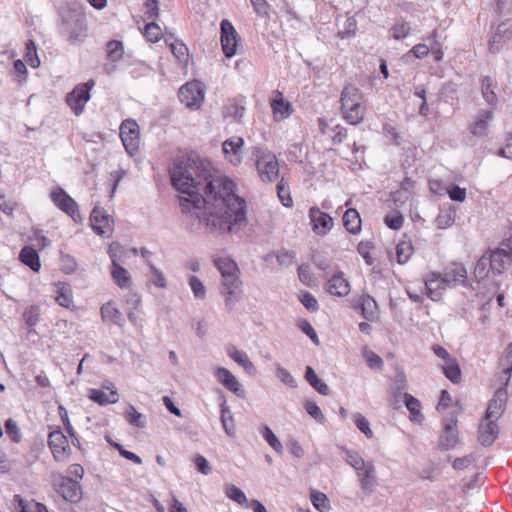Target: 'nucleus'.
I'll return each mask as SVG.
<instances>
[{
  "label": "nucleus",
  "instance_id": "21",
  "mask_svg": "<svg viewBox=\"0 0 512 512\" xmlns=\"http://www.w3.org/2000/svg\"><path fill=\"white\" fill-rule=\"evenodd\" d=\"M457 420L451 418L444 423L443 432L439 439V447L442 450L454 448L458 442Z\"/></svg>",
  "mask_w": 512,
  "mask_h": 512
},
{
  "label": "nucleus",
  "instance_id": "19",
  "mask_svg": "<svg viewBox=\"0 0 512 512\" xmlns=\"http://www.w3.org/2000/svg\"><path fill=\"white\" fill-rule=\"evenodd\" d=\"M499 435V426L495 420H484L478 427V440L482 446H491Z\"/></svg>",
  "mask_w": 512,
  "mask_h": 512
},
{
  "label": "nucleus",
  "instance_id": "23",
  "mask_svg": "<svg viewBox=\"0 0 512 512\" xmlns=\"http://www.w3.org/2000/svg\"><path fill=\"white\" fill-rule=\"evenodd\" d=\"M326 290L329 294L344 297L350 292V284L341 271L336 272L327 282Z\"/></svg>",
  "mask_w": 512,
  "mask_h": 512
},
{
  "label": "nucleus",
  "instance_id": "55",
  "mask_svg": "<svg viewBox=\"0 0 512 512\" xmlns=\"http://www.w3.org/2000/svg\"><path fill=\"white\" fill-rule=\"evenodd\" d=\"M23 319L28 327H34L40 320V308L38 305H30L23 312Z\"/></svg>",
  "mask_w": 512,
  "mask_h": 512
},
{
  "label": "nucleus",
  "instance_id": "56",
  "mask_svg": "<svg viewBox=\"0 0 512 512\" xmlns=\"http://www.w3.org/2000/svg\"><path fill=\"white\" fill-rule=\"evenodd\" d=\"M150 277L149 282L159 288H166L167 281L164 274L152 263H149Z\"/></svg>",
  "mask_w": 512,
  "mask_h": 512
},
{
  "label": "nucleus",
  "instance_id": "26",
  "mask_svg": "<svg viewBox=\"0 0 512 512\" xmlns=\"http://www.w3.org/2000/svg\"><path fill=\"white\" fill-rule=\"evenodd\" d=\"M344 120L351 125H358L364 119L365 107L362 102H356L354 104L347 105V107H341Z\"/></svg>",
  "mask_w": 512,
  "mask_h": 512
},
{
  "label": "nucleus",
  "instance_id": "15",
  "mask_svg": "<svg viewBox=\"0 0 512 512\" xmlns=\"http://www.w3.org/2000/svg\"><path fill=\"white\" fill-rule=\"evenodd\" d=\"M507 399V389L505 387L498 388L495 391L493 398L488 403V407L485 411L484 420L497 421L505 411Z\"/></svg>",
  "mask_w": 512,
  "mask_h": 512
},
{
  "label": "nucleus",
  "instance_id": "64",
  "mask_svg": "<svg viewBox=\"0 0 512 512\" xmlns=\"http://www.w3.org/2000/svg\"><path fill=\"white\" fill-rule=\"evenodd\" d=\"M144 36L152 43L158 42L161 38V29L155 22L145 25Z\"/></svg>",
  "mask_w": 512,
  "mask_h": 512
},
{
  "label": "nucleus",
  "instance_id": "11",
  "mask_svg": "<svg viewBox=\"0 0 512 512\" xmlns=\"http://www.w3.org/2000/svg\"><path fill=\"white\" fill-rule=\"evenodd\" d=\"M90 222L93 231L103 237H109L113 231V219L107 212L98 206H95L90 214Z\"/></svg>",
  "mask_w": 512,
  "mask_h": 512
},
{
  "label": "nucleus",
  "instance_id": "44",
  "mask_svg": "<svg viewBox=\"0 0 512 512\" xmlns=\"http://www.w3.org/2000/svg\"><path fill=\"white\" fill-rule=\"evenodd\" d=\"M427 40L430 43V50L433 55V58L436 62H441L444 57V51L442 49V43L439 39L438 31L437 29H434L429 36L427 37Z\"/></svg>",
  "mask_w": 512,
  "mask_h": 512
},
{
  "label": "nucleus",
  "instance_id": "61",
  "mask_svg": "<svg viewBox=\"0 0 512 512\" xmlns=\"http://www.w3.org/2000/svg\"><path fill=\"white\" fill-rule=\"evenodd\" d=\"M298 278L306 286L315 285V277L311 272L310 266L302 264L298 267Z\"/></svg>",
  "mask_w": 512,
  "mask_h": 512
},
{
  "label": "nucleus",
  "instance_id": "38",
  "mask_svg": "<svg viewBox=\"0 0 512 512\" xmlns=\"http://www.w3.org/2000/svg\"><path fill=\"white\" fill-rule=\"evenodd\" d=\"M306 381L321 395H329L330 389L326 383L320 380L311 366L305 369Z\"/></svg>",
  "mask_w": 512,
  "mask_h": 512
},
{
  "label": "nucleus",
  "instance_id": "7",
  "mask_svg": "<svg viewBox=\"0 0 512 512\" xmlns=\"http://www.w3.org/2000/svg\"><path fill=\"white\" fill-rule=\"evenodd\" d=\"M120 138L129 155H134L139 149V127L135 120H124L119 128Z\"/></svg>",
  "mask_w": 512,
  "mask_h": 512
},
{
  "label": "nucleus",
  "instance_id": "32",
  "mask_svg": "<svg viewBox=\"0 0 512 512\" xmlns=\"http://www.w3.org/2000/svg\"><path fill=\"white\" fill-rule=\"evenodd\" d=\"M220 419L222 423V427L225 431V433L229 437L235 436V421L234 417L231 413L230 407L227 405L226 400L223 399L222 403L220 404Z\"/></svg>",
  "mask_w": 512,
  "mask_h": 512
},
{
  "label": "nucleus",
  "instance_id": "48",
  "mask_svg": "<svg viewBox=\"0 0 512 512\" xmlns=\"http://www.w3.org/2000/svg\"><path fill=\"white\" fill-rule=\"evenodd\" d=\"M107 58L111 62H117L122 59L124 54L123 43L119 40H110L106 44Z\"/></svg>",
  "mask_w": 512,
  "mask_h": 512
},
{
  "label": "nucleus",
  "instance_id": "1",
  "mask_svg": "<svg viewBox=\"0 0 512 512\" xmlns=\"http://www.w3.org/2000/svg\"><path fill=\"white\" fill-rule=\"evenodd\" d=\"M172 187L182 194L179 205L210 230L231 232L234 226H245L247 205L235 193L236 184L225 176H214L209 161L190 151L175 157L168 167Z\"/></svg>",
  "mask_w": 512,
  "mask_h": 512
},
{
  "label": "nucleus",
  "instance_id": "49",
  "mask_svg": "<svg viewBox=\"0 0 512 512\" xmlns=\"http://www.w3.org/2000/svg\"><path fill=\"white\" fill-rule=\"evenodd\" d=\"M414 253L413 245L410 241H400L396 246V255L399 264H405Z\"/></svg>",
  "mask_w": 512,
  "mask_h": 512
},
{
  "label": "nucleus",
  "instance_id": "8",
  "mask_svg": "<svg viewBox=\"0 0 512 512\" xmlns=\"http://www.w3.org/2000/svg\"><path fill=\"white\" fill-rule=\"evenodd\" d=\"M204 87L199 81H191L179 89L178 98L188 108L197 107L204 100Z\"/></svg>",
  "mask_w": 512,
  "mask_h": 512
},
{
  "label": "nucleus",
  "instance_id": "40",
  "mask_svg": "<svg viewBox=\"0 0 512 512\" xmlns=\"http://www.w3.org/2000/svg\"><path fill=\"white\" fill-rule=\"evenodd\" d=\"M490 272H492V266L490 263L489 255L487 251H485L475 265L474 276L477 281L480 282L484 280Z\"/></svg>",
  "mask_w": 512,
  "mask_h": 512
},
{
  "label": "nucleus",
  "instance_id": "62",
  "mask_svg": "<svg viewBox=\"0 0 512 512\" xmlns=\"http://www.w3.org/2000/svg\"><path fill=\"white\" fill-rule=\"evenodd\" d=\"M6 434L11 438V440L15 443H19L22 439L21 432L18 428L17 423L9 418L4 423Z\"/></svg>",
  "mask_w": 512,
  "mask_h": 512
},
{
  "label": "nucleus",
  "instance_id": "28",
  "mask_svg": "<svg viewBox=\"0 0 512 512\" xmlns=\"http://www.w3.org/2000/svg\"><path fill=\"white\" fill-rule=\"evenodd\" d=\"M492 266V273L500 275L505 269V260L509 258L506 249L496 248L495 250H487Z\"/></svg>",
  "mask_w": 512,
  "mask_h": 512
},
{
  "label": "nucleus",
  "instance_id": "46",
  "mask_svg": "<svg viewBox=\"0 0 512 512\" xmlns=\"http://www.w3.org/2000/svg\"><path fill=\"white\" fill-rule=\"evenodd\" d=\"M260 434L276 453L280 454L283 452L282 443L269 426L263 425L260 429Z\"/></svg>",
  "mask_w": 512,
  "mask_h": 512
},
{
  "label": "nucleus",
  "instance_id": "37",
  "mask_svg": "<svg viewBox=\"0 0 512 512\" xmlns=\"http://www.w3.org/2000/svg\"><path fill=\"white\" fill-rule=\"evenodd\" d=\"M496 84L490 76H485L481 81V91L484 100L491 106H495L498 97L495 93Z\"/></svg>",
  "mask_w": 512,
  "mask_h": 512
},
{
  "label": "nucleus",
  "instance_id": "63",
  "mask_svg": "<svg viewBox=\"0 0 512 512\" xmlns=\"http://www.w3.org/2000/svg\"><path fill=\"white\" fill-rule=\"evenodd\" d=\"M354 423L356 427L367 437L372 438L373 432L370 429V423L369 421L361 414V413H355L354 414Z\"/></svg>",
  "mask_w": 512,
  "mask_h": 512
},
{
  "label": "nucleus",
  "instance_id": "34",
  "mask_svg": "<svg viewBox=\"0 0 512 512\" xmlns=\"http://www.w3.org/2000/svg\"><path fill=\"white\" fill-rule=\"evenodd\" d=\"M111 276L114 282L121 288L127 289L132 284L130 273L121 264L111 265Z\"/></svg>",
  "mask_w": 512,
  "mask_h": 512
},
{
  "label": "nucleus",
  "instance_id": "12",
  "mask_svg": "<svg viewBox=\"0 0 512 512\" xmlns=\"http://www.w3.org/2000/svg\"><path fill=\"white\" fill-rule=\"evenodd\" d=\"M309 220L313 232L319 236L327 235L334 225L333 218L316 206L309 209Z\"/></svg>",
  "mask_w": 512,
  "mask_h": 512
},
{
  "label": "nucleus",
  "instance_id": "60",
  "mask_svg": "<svg viewBox=\"0 0 512 512\" xmlns=\"http://www.w3.org/2000/svg\"><path fill=\"white\" fill-rule=\"evenodd\" d=\"M304 408L306 412L318 423L324 424L325 417L320 409V407L314 402L307 400L304 403Z\"/></svg>",
  "mask_w": 512,
  "mask_h": 512
},
{
  "label": "nucleus",
  "instance_id": "20",
  "mask_svg": "<svg viewBox=\"0 0 512 512\" xmlns=\"http://www.w3.org/2000/svg\"><path fill=\"white\" fill-rule=\"evenodd\" d=\"M89 398L100 406L117 403L118 392L113 384L104 386L103 389H90Z\"/></svg>",
  "mask_w": 512,
  "mask_h": 512
},
{
  "label": "nucleus",
  "instance_id": "43",
  "mask_svg": "<svg viewBox=\"0 0 512 512\" xmlns=\"http://www.w3.org/2000/svg\"><path fill=\"white\" fill-rule=\"evenodd\" d=\"M442 372L445 377L449 379L453 384L460 383L462 373L461 368L455 358L442 366Z\"/></svg>",
  "mask_w": 512,
  "mask_h": 512
},
{
  "label": "nucleus",
  "instance_id": "58",
  "mask_svg": "<svg viewBox=\"0 0 512 512\" xmlns=\"http://www.w3.org/2000/svg\"><path fill=\"white\" fill-rule=\"evenodd\" d=\"M188 283L196 299L202 300L206 297V288L197 276H190Z\"/></svg>",
  "mask_w": 512,
  "mask_h": 512
},
{
  "label": "nucleus",
  "instance_id": "16",
  "mask_svg": "<svg viewBox=\"0 0 512 512\" xmlns=\"http://www.w3.org/2000/svg\"><path fill=\"white\" fill-rule=\"evenodd\" d=\"M57 492L70 503H78L82 499L81 485L77 480L68 476L61 477Z\"/></svg>",
  "mask_w": 512,
  "mask_h": 512
},
{
  "label": "nucleus",
  "instance_id": "30",
  "mask_svg": "<svg viewBox=\"0 0 512 512\" xmlns=\"http://www.w3.org/2000/svg\"><path fill=\"white\" fill-rule=\"evenodd\" d=\"M319 128L322 134H329L330 132L333 133L331 138L334 145L341 144L347 138V129L342 125L337 124L334 127L329 128L328 123L325 120L319 119Z\"/></svg>",
  "mask_w": 512,
  "mask_h": 512
},
{
  "label": "nucleus",
  "instance_id": "4",
  "mask_svg": "<svg viewBox=\"0 0 512 512\" xmlns=\"http://www.w3.org/2000/svg\"><path fill=\"white\" fill-rule=\"evenodd\" d=\"M94 86L95 81L90 79L85 83L76 85L74 89L67 94L66 103L76 116H80L83 113L86 103L91 98L90 92Z\"/></svg>",
  "mask_w": 512,
  "mask_h": 512
},
{
  "label": "nucleus",
  "instance_id": "24",
  "mask_svg": "<svg viewBox=\"0 0 512 512\" xmlns=\"http://www.w3.org/2000/svg\"><path fill=\"white\" fill-rule=\"evenodd\" d=\"M449 287L466 285L467 270L460 263H452L443 273Z\"/></svg>",
  "mask_w": 512,
  "mask_h": 512
},
{
  "label": "nucleus",
  "instance_id": "42",
  "mask_svg": "<svg viewBox=\"0 0 512 512\" xmlns=\"http://www.w3.org/2000/svg\"><path fill=\"white\" fill-rule=\"evenodd\" d=\"M403 397H404L405 406L411 414V416H410L411 421L419 423L423 418V416L420 412V409H421L420 401L408 393H404Z\"/></svg>",
  "mask_w": 512,
  "mask_h": 512
},
{
  "label": "nucleus",
  "instance_id": "9",
  "mask_svg": "<svg viewBox=\"0 0 512 512\" xmlns=\"http://www.w3.org/2000/svg\"><path fill=\"white\" fill-rule=\"evenodd\" d=\"M48 446L51 450L54 460L57 462L65 461L71 454V448L68 439L60 428L49 433Z\"/></svg>",
  "mask_w": 512,
  "mask_h": 512
},
{
  "label": "nucleus",
  "instance_id": "17",
  "mask_svg": "<svg viewBox=\"0 0 512 512\" xmlns=\"http://www.w3.org/2000/svg\"><path fill=\"white\" fill-rule=\"evenodd\" d=\"M214 376L219 383H221L227 390L235 394L237 397H245V390L242 384L227 368L217 367L214 371Z\"/></svg>",
  "mask_w": 512,
  "mask_h": 512
},
{
  "label": "nucleus",
  "instance_id": "33",
  "mask_svg": "<svg viewBox=\"0 0 512 512\" xmlns=\"http://www.w3.org/2000/svg\"><path fill=\"white\" fill-rule=\"evenodd\" d=\"M227 354L237 364L241 365L248 374H250V375L255 374V372H256L255 366L250 361V359L248 358L246 353L239 351L234 346H229L227 348Z\"/></svg>",
  "mask_w": 512,
  "mask_h": 512
},
{
  "label": "nucleus",
  "instance_id": "22",
  "mask_svg": "<svg viewBox=\"0 0 512 512\" xmlns=\"http://www.w3.org/2000/svg\"><path fill=\"white\" fill-rule=\"evenodd\" d=\"M244 145V140L240 137L230 138L223 142L222 150L225 158L234 166L241 163V148Z\"/></svg>",
  "mask_w": 512,
  "mask_h": 512
},
{
  "label": "nucleus",
  "instance_id": "54",
  "mask_svg": "<svg viewBox=\"0 0 512 512\" xmlns=\"http://www.w3.org/2000/svg\"><path fill=\"white\" fill-rule=\"evenodd\" d=\"M108 254L111 259V265L121 264L124 262L125 250L118 242H112L109 245Z\"/></svg>",
  "mask_w": 512,
  "mask_h": 512
},
{
  "label": "nucleus",
  "instance_id": "39",
  "mask_svg": "<svg viewBox=\"0 0 512 512\" xmlns=\"http://www.w3.org/2000/svg\"><path fill=\"white\" fill-rule=\"evenodd\" d=\"M339 449L344 454V460L355 471L361 470V468L367 465V461H365L357 451L351 450L345 446H340Z\"/></svg>",
  "mask_w": 512,
  "mask_h": 512
},
{
  "label": "nucleus",
  "instance_id": "41",
  "mask_svg": "<svg viewBox=\"0 0 512 512\" xmlns=\"http://www.w3.org/2000/svg\"><path fill=\"white\" fill-rule=\"evenodd\" d=\"M213 263L220 272L221 276L228 275L234 272H239L238 266L230 257H214Z\"/></svg>",
  "mask_w": 512,
  "mask_h": 512
},
{
  "label": "nucleus",
  "instance_id": "25",
  "mask_svg": "<svg viewBox=\"0 0 512 512\" xmlns=\"http://www.w3.org/2000/svg\"><path fill=\"white\" fill-rule=\"evenodd\" d=\"M271 108L276 121H282L288 118L293 112L291 103L284 100L280 91H276V95L271 101Z\"/></svg>",
  "mask_w": 512,
  "mask_h": 512
},
{
  "label": "nucleus",
  "instance_id": "59",
  "mask_svg": "<svg viewBox=\"0 0 512 512\" xmlns=\"http://www.w3.org/2000/svg\"><path fill=\"white\" fill-rule=\"evenodd\" d=\"M363 357L365 358L367 365L371 369L380 370L384 366V362H383L382 358L379 355H377L375 352H373L367 348L363 349Z\"/></svg>",
  "mask_w": 512,
  "mask_h": 512
},
{
  "label": "nucleus",
  "instance_id": "27",
  "mask_svg": "<svg viewBox=\"0 0 512 512\" xmlns=\"http://www.w3.org/2000/svg\"><path fill=\"white\" fill-rule=\"evenodd\" d=\"M19 260L34 272H38L41 268L39 254L32 246L26 245L21 249Z\"/></svg>",
  "mask_w": 512,
  "mask_h": 512
},
{
  "label": "nucleus",
  "instance_id": "18",
  "mask_svg": "<svg viewBox=\"0 0 512 512\" xmlns=\"http://www.w3.org/2000/svg\"><path fill=\"white\" fill-rule=\"evenodd\" d=\"M494 118L493 110H480L474 120L468 126L469 132L475 137H485L488 135L489 123Z\"/></svg>",
  "mask_w": 512,
  "mask_h": 512
},
{
  "label": "nucleus",
  "instance_id": "6",
  "mask_svg": "<svg viewBox=\"0 0 512 512\" xmlns=\"http://www.w3.org/2000/svg\"><path fill=\"white\" fill-rule=\"evenodd\" d=\"M239 272H234L222 276V294L225 299V307L231 311L237 302H239L242 294V282L238 276Z\"/></svg>",
  "mask_w": 512,
  "mask_h": 512
},
{
  "label": "nucleus",
  "instance_id": "14",
  "mask_svg": "<svg viewBox=\"0 0 512 512\" xmlns=\"http://www.w3.org/2000/svg\"><path fill=\"white\" fill-rule=\"evenodd\" d=\"M424 283L428 297L435 302L442 299L443 292L449 287L444 275L439 272L428 273Z\"/></svg>",
  "mask_w": 512,
  "mask_h": 512
},
{
  "label": "nucleus",
  "instance_id": "31",
  "mask_svg": "<svg viewBox=\"0 0 512 512\" xmlns=\"http://www.w3.org/2000/svg\"><path fill=\"white\" fill-rule=\"evenodd\" d=\"M362 98L363 94L358 87L353 84H347L343 87L341 92V107H347V105L362 102Z\"/></svg>",
  "mask_w": 512,
  "mask_h": 512
},
{
  "label": "nucleus",
  "instance_id": "3",
  "mask_svg": "<svg viewBox=\"0 0 512 512\" xmlns=\"http://www.w3.org/2000/svg\"><path fill=\"white\" fill-rule=\"evenodd\" d=\"M253 154L257 157L256 167L263 182H273L278 178L279 165L276 156L255 147Z\"/></svg>",
  "mask_w": 512,
  "mask_h": 512
},
{
  "label": "nucleus",
  "instance_id": "29",
  "mask_svg": "<svg viewBox=\"0 0 512 512\" xmlns=\"http://www.w3.org/2000/svg\"><path fill=\"white\" fill-rule=\"evenodd\" d=\"M342 221L343 226L349 233L356 235L361 231V218L356 209H347L343 215Z\"/></svg>",
  "mask_w": 512,
  "mask_h": 512
},
{
  "label": "nucleus",
  "instance_id": "10",
  "mask_svg": "<svg viewBox=\"0 0 512 512\" xmlns=\"http://www.w3.org/2000/svg\"><path fill=\"white\" fill-rule=\"evenodd\" d=\"M220 34L221 46L224 55L227 58L233 57L237 51L239 37L236 29L229 20L223 19L220 22Z\"/></svg>",
  "mask_w": 512,
  "mask_h": 512
},
{
  "label": "nucleus",
  "instance_id": "45",
  "mask_svg": "<svg viewBox=\"0 0 512 512\" xmlns=\"http://www.w3.org/2000/svg\"><path fill=\"white\" fill-rule=\"evenodd\" d=\"M126 421L137 428H144L146 426V417L138 412L133 405H129L124 413Z\"/></svg>",
  "mask_w": 512,
  "mask_h": 512
},
{
  "label": "nucleus",
  "instance_id": "2",
  "mask_svg": "<svg viewBox=\"0 0 512 512\" xmlns=\"http://www.w3.org/2000/svg\"><path fill=\"white\" fill-rule=\"evenodd\" d=\"M59 34L70 44H76L87 36L85 14L78 4H73L60 11Z\"/></svg>",
  "mask_w": 512,
  "mask_h": 512
},
{
  "label": "nucleus",
  "instance_id": "5",
  "mask_svg": "<svg viewBox=\"0 0 512 512\" xmlns=\"http://www.w3.org/2000/svg\"><path fill=\"white\" fill-rule=\"evenodd\" d=\"M50 199L62 212L70 216L74 222L81 221L77 202L61 187H56L50 192Z\"/></svg>",
  "mask_w": 512,
  "mask_h": 512
},
{
  "label": "nucleus",
  "instance_id": "51",
  "mask_svg": "<svg viewBox=\"0 0 512 512\" xmlns=\"http://www.w3.org/2000/svg\"><path fill=\"white\" fill-rule=\"evenodd\" d=\"M59 409H60L61 420L63 422L66 432L69 434V436L71 438L72 444L75 447H77L78 449H81L80 439L70 423L67 411L62 406H60Z\"/></svg>",
  "mask_w": 512,
  "mask_h": 512
},
{
  "label": "nucleus",
  "instance_id": "47",
  "mask_svg": "<svg viewBox=\"0 0 512 512\" xmlns=\"http://www.w3.org/2000/svg\"><path fill=\"white\" fill-rule=\"evenodd\" d=\"M359 306L361 308L362 316L371 321L374 319L375 312L374 308L377 306L376 301L369 295L361 296L359 300Z\"/></svg>",
  "mask_w": 512,
  "mask_h": 512
},
{
  "label": "nucleus",
  "instance_id": "57",
  "mask_svg": "<svg viewBox=\"0 0 512 512\" xmlns=\"http://www.w3.org/2000/svg\"><path fill=\"white\" fill-rule=\"evenodd\" d=\"M410 31V24L406 21L398 22L394 24L390 29L391 35L395 40L404 39L410 34Z\"/></svg>",
  "mask_w": 512,
  "mask_h": 512
},
{
  "label": "nucleus",
  "instance_id": "50",
  "mask_svg": "<svg viewBox=\"0 0 512 512\" xmlns=\"http://www.w3.org/2000/svg\"><path fill=\"white\" fill-rule=\"evenodd\" d=\"M310 499L315 509L319 512H329L331 509L328 497L320 491H312Z\"/></svg>",
  "mask_w": 512,
  "mask_h": 512
},
{
  "label": "nucleus",
  "instance_id": "52",
  "mask_svg": "<svg viewBox=\"0 0 512 512\" xmlns=\"http://www.w3.org/2000/svg\"><path fill=\"white\" fill-rule=\"evenodd\" d=\"M25 60L32 67L37 68L40 65V60L37 54L36 44L33 40L29 39L25 43Z\"/></svg>",
  "mask_w": 512,
  "mask_h": 512
},
{
  "label": "nucleus",
  "instance_id": "53",
  "mask_svg": "<svg viewBox=\"0 0 512 512\" xmlns=\"http://www.w3.org/2000/svg\"><path fill=\"white\" fill-rule=\"evenodd\" d=\"M225 495L239 505H244L248 502L245 493L240 488L232 484L226 486Z\"/></svg>",
  "mask_w": 512,
  "mask_h": 512
},
{
  "label": "nucleus",
  "instance_id": "35",
  "mask_svg": "<svg viewBox=\"0 0 512 512\" xmlns=\"http://www.w3.org/2000/svg\"><path fill=\"white\" fill-rule=\"evenodd\" d=\"M100 312L103 321L111 322L119 326L124 325L125 320L122 313L111 302L104 304Z\"/></svg>",
  "mask_w": 512,
  "mask_h": 512
},
{
  "label": "nucleus",
  "instance_id": "36",
  "mask_svg": "<svg viewBox=\"0 0 512 512\" xmlns=\"http://www.w3.org/2000/svg\"><path fill=\"white\" fill-rule=\"evenodd\" d=\"M55 293V301L60 306L68 309L73 306V295L68 284L59 282L56 286Z\"/></svg>",
  "mask_w": 512,
  "mask_h": 512
},
{
  "label": "nucleus",
  "instance_id": "13",
  "mask_svg": "<svg viewBox=\"0 0 512 512\" xmlns=\"http://www.w3.org/2000/svg\"><path fill=\"white\" fill-rule=\"evenodd\" d=\"M359 487L364 496H370L377 486V473L372 461H367V465L356 471Z\"/></svg>",
  "mask_w": 512,
  "mask_h": 512
}]
</instances>
